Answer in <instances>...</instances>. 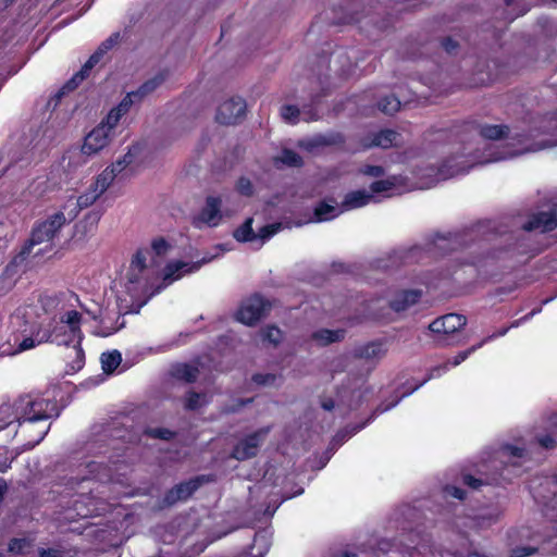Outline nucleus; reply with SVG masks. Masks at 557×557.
<instances>
[{"instance_id":"obj_1","label":"nucleus","mask_w":557,"mask_h":557,"mask_svg":"<svg viewBox=\"0 0 557 557\" xmlns=\"http://www.w3.org/2000/svg\"><path fill=\"white\" fill-rule=\"evenodd\" d=\"M169 247L163 240H156L150 248H139L133 255L129 267L115 292V304L106 307L94 304L89 306L98 323L94 333L98 336H110L123 327L121 315L137 312L153 296V280L158 272V262Z\"/></svg>"},{"instance_id":"obj_2","label":"nucleus","mask_w":557,"mask_h":557,"mask_svg":"<svg viewBox=\"0 0 557 557\" xmlns=\"http://www.w3.org/2000/svg\"><path fill=\"white\" fill-rule=\"evenodd\" d=\"M45 308L54 310L55 313L48 327H39L37 341L50 342L59 346L73 345L75 361L72 369L79 370L84 364V351L81 347L84 336L81 329L83 314L97 318L96 312L88 305L82 304L78 296L73 293L47 298Z\"/></svg>"},{"instance_id":"obj_3","label":"nucleus","mask_w":557,"mask_h":557,"mask_svg":"<svg viewBox=\"0 0 557 557\" xmlns=\"http://www.w3.org/2000/svg\"><path fill=\"white\" fill-rule=\"evenodd\" d=\"M16 410L21 414L15 435L21 436L24 447L33 448L47 434L49 424L46 421L52 417L54 405L41 397L25 395L17 399Z\"/></svg>"},{"instance_id":"obj_4","label":"nucleus","mask_w":557,"mask_h":557,"mask_svg":"<svg viewBox=\"0 0 557 557\" xmlns=\"http://www.w3.org/2000/svg\"><path fill=\"white\" fill-rule=\"evenodd\" d=\"M484 150H488V154H472L469 150L467 153H462L459 157L453 158L447 161L431 178L429 182L421 184L420 188H429L433 184L438 181L447 180L455 175L467 172L473 164H484L490 162H496L500 160H505L507 158H512L519 156L520 153L528 151V148H522L518 150L507 151L505 153L495 152L494 150L497 148L495 145H486L483 144Z\"/></svg>"},{"instance_id":"obj_5","label":"nucleus","mask_w":557,"mask_h":557,"mask_svg":"<svg viewBox=\"0 0 557 557\" xmlns=\"http://www.w3.org/2000/svg\"><path fill=\"white\" fill-rule=\"evenodd\" d=\"M156 240H163L169 249L164 253L163 257L160 258V261L158 262V272L156 275V278L153 280V295L160 292L163 288V285H169L181 277H183L186 274L193 273L198 271L201 265L212 261L216 257L221 256L223 250L221 247L214 248V253H207L200 261L197 262H184V261H172L169 262L162 270L161 264L164 262L165 258L169 256V253L172 250V245L166 242L162 237H157L151 240V243ZM152 244L149 246H146L145 248H150Z\"/></svg>"},{"instance_id":"obj_6","label":"nucleus","mask_w":557,"mask_h":557,"mask_svg":"<svg viewBox=\"0 0 557 557\" xmlns=\"http://www.w3.org/2000/svg\"><path fill=\"white\" fill-rule=\"evenodd\" d=\"M72 220L61 209L38 223L32 232L29 243L23 253L39 256L52 249V239L61 227Z\"/></svg>"},{"instance_id":"obj_7","label":"nucleus","mask_w":557,"mask_h":557,"mask_svg":"<svg viewBox=\"0 0 557 557\" xmlns=\"http://www.w3.org/2000/svg\"><path fill=\"white\" fill-rule=\"evenodd\" d=\"M109 174H99L89 187L78 197H69L61 209L74 220L79 211L91 206L110 186Z\"/></svg>"},{"instance_id":"obj_8","label":"nucleus","mask_w":557,"mask_h":557,"mask_svg":"<svg viewBox=\"0 0 557 557\" xmlns=\"http://www.w3.org/2000/svg\"><path fill=\"white\" fill-rule=\"evenodd\" d=\"M253 218L247 219L235 232L234 237L238 242L253 243L258 246H262L267 240L280 232L282 224L274 223L264 225L258 228L256 232L252 227Z\"/></svg>"},{"instance_id":"obj_9","label":"nucleus","mask_w":557,"mask_h":557,"mask_svg":"<svg viewBox=\"0 0 557 557\" xmlns=\"http://www.w3.org/2000/svg\"><path fill=\"white\" fill-rule=\"evenodd\" d=\"M268 306V302L260 296H252L242 302L236 319L246 325H252L265 313Z\"/></svg>"},{"instance_id":"obj_10","label":"nucleus","mask_w":557,"mask_h":557,"mask_svg":"<svg viewBox=\"0 0 557 557\" xmlns=\"http://www.w3.org/2000/svg\"><path fill=\"white\" fill-rule=\"evenodd\" d=\"M245 101L237 97L222 102L216 112V121L221 124H235L245 113Z\"/></svg>"},{"instance_id":"obj_11","label":"nucleus","mask_w":557,"mask_h":557,"mask_svg":"<svg viewBox=\"0 0 557 557\" xmlns=\"http://www.w3.org/2000/svg\"><path fill=\"white\" fill-rule=\"evenodd\" d=\"M407 190L404 185V180L398 176L387 177L371 184L370 191L374 196V200L379 201L381 198L392 197Z\"/></svg>"},{"instance_id":"obj_12","label":"nucleus","mask_w":557,"mask_h":557,"mask_svg":"<svg viewBox=\"0 0 557 557\" xmlns=\"http://www.w3.org/2000/svg\"><path fill=\"white\" fill-rule=\"evenodd\" d=\"M112 139L113 137L104 131L103 126L97 125L86 135L82 152L87 156L96 154L104 149Z\"/></svg>"},{"instance_id":"obj_13","label":"nucleus","mask_w":557,"mask_h":557,"mask_svg":"<svg viewBox=\"0 0 557 557\" xmlns=\"http://www.w3.org/2000/svg\"><path fill=\"white\" fill-rule=\"evenodd\" d=\"M143 148L140 145H133L129 147L127 152L119 158L115 162H113L110 166L106 168L101 174H109L110 176V184L113 183V181L122 174L124 171H126L129 166H132L136 160L138 159Z\"/></svg>"},{"instance_id":"obj_14","label":"nucleus","mask_w":557,"mask_h":557,"mask_svg":"<svg viewBox=\"0 0 557 557\" xmlns=\"http://www.w3.org/2000/svg\"><path fill=\"white\" fill-rule=\"evenodd\" d=\"M466 323V317L457 313H448L434 320L429 325V329L433 333L448 335L461 330Z\"/></svg>"},{"instance_id":"obj_15","label":"nucleus","mask_w":557,"mask_h":557,"mask_svg":"<svg viewBox=\"0 0 557 557\" xmlns=\"http://www.w3.org/2000/svg\"><path fill=\"white\" fill-rule=\"evenodd\" d=\"M267 431L260 430L244 440H242L233 450V457L238 460H244L255 456L258 451L260 443L263 441Z\"/></svg>"},{"instance_id":"obj_16","label":"nucleus","mask_w":557,"mask_h":557,"mask_svg":"<svg viewBox=\"0 0 557 557\" xmlns=\"http://www.w3.org/2000/svg\"><path fill=\"white\" fill-rule=\"evenodd\" d=\"M119 35H112L110 38H108L99 48L98 50L89 58V60L85 63L82 71L77 73L71 82L67 84V86L73 85V88L77 86L79 82H82L86 75V73L92 69L102 58V55L110 50L117 41Z\"/></svg>"},{"instance_id":"obj_17","label":"nucleus","mask_w":557,"mask_h":557,"mask_svg":"<svg viewBox=\"0 0 557 557\" xmlns=\"http://www.w3.org/2000/svg\"><path fill=\"white\" fill-rule=\"evenodd\" d=\"M221 206L222 200L220 198L208 197L206 206L197 218V222L209 226L218 225L223 216Z\"/></svg>"},{"instance_id":"obj_18","label":"nucleus","mask_w":557,"mask_h":557,"mask_svg":"<svg viewBox=\"0 0 557 557\" xmlns=\"http://www.w3.org/2000/svg\"><path fill=\"white\" fill-rule=\"evenodd\" d=\"M371 202H375L373 194H371L370 190H355L351 193H348L342 205L344 208V211L355 210L359 209L361 207H364Z\"/></svg>"},{"instance_id":"obj_19","label":"nucleus","mask_w":557,"mask_h":557,"mask_svg":"<svg viewBox=\"0 0 557 557\" xmlns=\"http://www.w3.org/2000/svg\"><path fill=\"white\" fill-rule=\"evenodd\" d=\"M198 485H199L198 479L176 485L165 496V499H164L165 504L173 505L178 500H184V499L188 498L197 490Z\"/></svg>"},{"instance_id":"obj_20","label":"nucleus","mask_w":557,"mask_h":557,"mask_svg":"<svg viewBox=\"0 0 557 557\" xmlns=\"http://www.w3.org/2000/svg\"><path fill=\"white\" fill-rule=\"evenodd\" d=\"M344 212L343 205H338L334 201H323L314 209V221L324 222L338 216Z\"/></svg>"},{"instance_id":"obj_21","label":"nucleus","mask_w":557,"mask_h":557,"mask_svg":"<svg viewBox=\"0 0 557 557\" xmlns=\"http://www.w3.org/2000/svg\"><path fill=\"white\" fill-rule=\"evenodd\" d=\"M557 226V211L550 210L549 212L539 213L527 225V230L542 228L543 231H550Z\"/></svg>"},{"instance_id":"obj_22","label":"nucleus","mask_w":557,"mask_h":557,"mask_svg":"<svg viewBox=\"0 0 557 557\" xmlns=\"http://www.w3.org/2000/svg\"><path fill=\"white\" fill-rule=\"evenodd\" d=\"M39 329L34 330L30 332L29 336H25L22 341L18 342L17 348H11L10 345L5 346L2 345L0 347V355H16L18 352L28 350L34 348L36 345H39L40 343L37 341V332Z\"/></svg>"},{"instance_id":"obj_23","label":"nucleus","mask_w":557,"mask_h":557,"mask_svg":"<svg viewBox=\"0 0 557 557\" xmlns=\"http://www.w3.org/2000/svg\"><path fill=\"white\" fill-rule=\"evenodd\" d=\"M420 297L421 293L419 290H406L398 294L393 299L391 306L395 311H404L410 306L414 305Z\"/></svg>"},{"instance_id":"obj_24","label":"nucleus","mask_w":557,"mask_h":557,"mask_svg":"<svg viewBox=\"0 0 557 557\" xmlns=\"http://www.w3.org/2000/svg\"><path fill=\"white\" fill-rule=\"evenodd\" d=\"M483 343H480L479 345L476 346H472L471 348L465 350V351H460L458 352L451 360H449L448 362L444 363L443 366L441 367H436L434 369H432V374L431 376H441L442 373L446 372L450 367H457L459 366L461 362H463L471 354H473L476 349H479L480 347H482Z\"/></svg>"},{"instance_id":"obj_25","label":"nucleus","mask_w":557,"mask_h":557,"mask_svg":"<svg viewBox=\"0 0 557 557\" xmlns=\"http://www.w3.org/2000/svg\"><path fill=\"white\" fill-rule=\"evenodd\" d=\"M386 352L384 346L380 343H369L367 345L360 346L356 350V355L359 358L374 361L381 359Z\"/></svg>"},{"instance_id":"obj_26","label":"nucleus","mask_w":557,"mask_h":557,"mask_svg":"<svg viewBox=\"0 0 557 557\" xmlns=\"http://www.w3.org/2000/svg\"><path fill=\"white\" fill-rule=\"evenodd\" d=\"M344 338V331L342 330H319L312 334V341L320 346L331 343L339 342Z\"/></svg>"},{"instance_id":"obj_27","label":"nucleus","mask_w":557,"mask_h":557,"mask_svg":"<svg viewBox=\"0 0 557 557\" xmlns=\"http://www.w3.org/2000/svg\"><path fill=\"white\" fill-rule=\"evenodd\" d=\"M397 133L391 129L381 131L380 133L375 134L373 139L368 143L367 147H381V148H388L393 145L397 144Z\"/></svg>"},{"instance_id":"obj_28","label":"nucleus","mask_w":557,"mask_h":557,"mask_svg":"<svg viewBox=\"0 0 557 557\" xmlns=\"http://www.w3.org/2000/svg\"><path fill=\"white\" fill-rule=\"evenodd\" d=\"M17 400L11 404H3L0 406V430L10 426L13 422L17 421L21 412L16 410Z\"/></svg>"},{"instance_id":"obj_29","label":"nucleus","mask_w":557,"mask_h":557,"mask_svg":"<svg viewBox=\"0 0 557 557\" xmlns=\"http://www.w3.org/2000/svg\"><path fill=\"white\" fill-rule=\"evenodd\" d=\"M101 366L106 373H112L121 363L122 356L117 350L103 352L101 355Z\"/></svg>"},{"instance_id":"obj_30","label":"nucleus","mask_w":557,"mask_h":557,"mask_svg":"<svg viewBox=\"0 0 557 557\" xmlns=\"http://www.w3.org/2000/svg\"><path fill=\"white\" fill-rule=\"evenodd\" d=\"M122 117L120 113L111 109L99 126H103L104 131L114 138L117 134V126Z\"/></svg>"},{"instance_id":"obj_31","label":"nucleus","mask_w":557,"mask_h":557,"mask_svg":"<svg viewBox=\"0 0 557 557\" xmlns=\"http://www.w3.org/2000/svg\"><path fill=\"white\" fill-rule=\"evenodd\" d=\"M143 98H139V92L137 91H132V92H128L121 101L120 103L112 108L114 111H116L117 113H120L122 116H124L132 108V106L137 102V101H140Z\"/></svg>"},{"instance_id":"obj_32","label":"nucleus","mask_w":557,"mask_h":557,"mask_svg":"<svg viewBox=\"0 0 557 557\" xmlns=\"http://www.w3.org/2000/svg\"><path fill=\"white\" fill-rule=\"evenodd\" d=\"M164 81L163 74H158L154 77L145 82L136 91L139 92V98H144L148 94L156 90Z\"/></svg>"},{"instance_id":"obj_33","label":"nucleus","mask_w":557,"mask_h":557,"mask_svg":"<svg viewBox=\"0 0 557 557\" xmlns=\"http://www.w3.org/2000/svg\"><path fill=\"white\" fill-rule=\"evenodd\" d=\"M506 127L502 125H483L480 129V134L485 139H499L506 133Z\"/></svg>"},{"instance_id":"obj_34","label":"nucleus","mask_w":557,"mask_h":557,"mask_svg":"<svg viewBox=\"0 0 557 557\" xmlns=\"http://www.w3.org/2000/svg\"><path fill=\"white\" fill-rule=\"evenodd\" d=\"M334 143H335L334 138L319 135V136H315V137H312L310 139L301 141L300 146L304 147L305 149L309 150V151H312L315 148H319L321 146L332 145Z\"/></svg>"},{"instance_id":"obj_35","label":"nucleus","mask_w":557,"mask_h":557,"mask_svg":"<svg viewBox=\"0 0 557 557\" xmlns=\"http://www.w3.org/2000/svg\"><path fill=\"white\" fill-rule=\"evenodd\" d=\"M400 108V101L394 96H387L379 102V109L387 114L397 112Z\"/></svg>"},{"instance_id":"obj_36","label":"nucleus","mask_w":557,"mask_h":557,"mask_svg":"<svg viewBox=\"0 0 557 557\" xmlns=\"http://www.w3.org/2000/svg\"><path fill=\"white\" fill-rule=\"evenodd\" d=\"M261 335L263 342H268L273 345L278 344L283 338L282 331L275 326H268L262 331Z\"/></svg>"},{"instance_id":"obj_37","label":"nucleus","mask_w":557,"mask_h":557,"mask_svg":"<svg viewBox=\"0 0 557 557\" xmlns=\"http://www.w3.org/2000/svg\"><path fill=\"white\" fill-rule=\"evenodd\" d=\"M276 162H282L283 164L289 166H298L301 164L300 157L292 150H283L281 156L277 157Z\"/></svg>"},{"instance_id":"obj_38","label":"nucleus","mask_w":557,"mask_h":557,"mask_svg":"<svg viewBox=\"0 0 557 557\" xmlns=\"http://www.w3.org/2000/svg\"><path fill=\"white\" fill-rule=\"evenodd\" d=\"M175 374L180 379L191 382L197 377V369L189 364H181L176 368Z\"/></svg>"},{"instance_id":"obj_39","label":"nucleus","mask_w":557,"mask_h":557,"mask_svg":"<svg viewBox=\"0 0 557 557\" xmlns=\"http://www.w3.org/2000/svg\"><path fill=\"white\" fill-rule=\"evenodd\" d=\"M283 120L289 124H295L299 120L300 112L294 106H284L281 109Z\"/></svg>"},{"instance_id":"obj_40","label":"nucleus","mask_w":557,"mask_h":557,"mask_svg":"<svg viewBox=\"0 0 557 557\" xmlns=\"http://www.w3.org/2000/svg\"><path fill=\"white\" fill-rule=\"evenodd\" d=\"M207 403V396L201 394H190L186 399V408L198 409Z\"/></svg>"},{"instance_id":"obj_41","label":"nucleus","mask_w":557,"mask_h":557,"mask_svg":"<svg viewBox=\"0 0 557 557\" xmlns=\"http://www.w3.org/2000/svg\"><path fill=\"white\" fill-rule=\"evenodd\" d=\"M30 546V543L25 539H15L12 540L9 545V550L12 553H25L26 549Z\"/></svg>"},{"instance_id":"obj_42","label":"nucleus","mask_w":557,"mask_h":557,"mask_svg":"<svg viewBox=\"0 0 557 557\" xmlns=\"http://www.w3.org/2000/svg\"><path fill=\"white\" fill-rule=\"evenodd\" d=\"M278 377L274 374H256L253 375V382L258 385L271 386L275 385Z\"/></svg>"},{"instance_id":"obj_43","label":"nucleus","mask_w":557,"mask_h":557,"mask_svg":"<svg viewBox=\"0 0 557 557\" xmlns=\"http://www.w3.org/2000/svg\"><path fill=\"white\" fill-rule=\"evenodd\" d=\"M523 449L516 446H506L502 449V456L504 458H522Z\"/></svg>"},{"instance_id":"obj_44","label":"nucleus","mask_w":557,"mask_h":557,"mask_svg":"<svg viewBox=\"0 0 557 557\" xmlns=\"http://www.w3.org/2000/svg\"><path fill=\"white\" fill-rule=\"evenodd\" d=\"M361 173L372 177H380L384 175V169L379 165H366L361 169Z\"/></svg>"},{"instance_id":"obj_45","label":"nucleus","mask_w":557,"mask_h":557,"mask_svg":"<svg viewBox=\"0 0 557 557\" xmlns=\"http://www.w3.org/2000/svg\"><path fill=\"white\" fill-rule=\"evenodd\" d=\"M12 461V457L9 455V451L4 447H0V471L4 472Z\"/></svg>"},{"instance_id":"obj_46","label":"nucleus","mask_w":557,"mask_h":557,"mask_svg":"<svg viewBox=\"0 0 557 557\" xmlns=\"http://www.w3.org/2000/svg\"><path fill=\"white\" fill-rule=\"evenodd\" d=\"M237 189L242 195L249 196L252 193L250 181L247 178H240L237 183Z\"/></svg>"},{"instance_id":"obj_47","label":"nucleus","mask_w":557,"mask_h":557,"mask_svg":"<svg viewBox=\"0 0 557 557\" xmlns=\"http://www.w3.org/2000/svg\"><path fill=\"white\" fill-rule=\"evenodd\" d=\"M260 544L263 548V552H259L258 556L257 557H263V555L268 552L269 549V541L267 539V536L264 534H257V536L255 537V546Z\"/></svg>"},{"instance_id":"obj_48","label":"nucleus","mask_w":557,"mask_h":557,"mask_svg":"<svg viewBox=\"0 0 557 557\" xmlns=\"http://www.w3.org/2000/svg\"><path fill=\"white\" fill-rule=\"evenodd\" d=\"M149 434L153 437H160L163 440H169L172 436V432L169 430L153 429L149 430Z\"/></svg>"},{"instance_id":"obj_49","label":"nucleus","mask_w":557,"mask_h":557,"mask_svg":"<svg viewBox=\"0 0 557 557\" xmlns=\"http://www.w3.org/2000/svg\"><path fill=\"white\" fill-rule=\"evenodd\" d=\"M445 492L447 495L453 496L458 499H462L465 497L463 491L456 486H447Z\"/></svg>"},{"instance_id":"obj_50","label":"nucleus","mask_w":557,"mask_h":557,"mask_svg":"<svg viewBox=\"0 0 557 557\" xmlns=\"http://www.w3.org/2000/svg\"><path fill=\"white\" fill-rule=\"evenodd\" d=\"M535 552L532 547H519L513 550V557H525Z\"/></svg>"},{"instance_id":"obj_51","label":"nucleus","mask_w":557,"mask_h":557,"mask_svg":"<svg viewBox=\"0 0 557 557\" xmlns=\"http://www.w3.org/2000/svg\"><path fill=\"white\" fill-rule=\"evenodd\" d=\"M540 445L544 448H552L556 445V440L552 435H546L540 438Z\"/></svg>"},{"instance_id":"obj_52","label":"nucleus","mask_w":557,"mask_h":557,"mask_svg":"<svg viewBox=\"0 0 557 557\" xmlns=\"http://www.w3.org/2000/svg\"><path fill=\"white\" fill-rule=\"evenodd\" d=\"M39 557H61V553L57 549L41 550Z\"/></svg>"},{"instance_id":"obj_53","label":"nucleus","mask_w":557,"mask_h":557,"mask_svg":"<svg viewBox=\"0 0 557 557\" xmlns=\"http://www.w3.org/2000/svg\"><path fill=\"white\" fill-rule=\"evenodd\" d=\"M77 515L83 517V518H86L88 516H92V515H98V511L96 509H78L77 508Z\"/></svg>"},{"instance_id":"obj_54","label":"nucleus","mask_w":557,"mask_h":557,"mask_svg":"<svg viewBox=\"0 0 557 557\" xmlns=\"http://www.w3.org/2000/svg\"><path fill=\"white\" fill-rule=\"evenodd\" d=\"M463 480H465V483L471 487H476L480 485V481L470 475H466Z\"/></svg>"},{"instance_id":"obj_55","label":"nucleus","mask_w":557,"mask_h":557,"mask_svg":"<svg viewBox=\"0 0 557 557\" xmlns=\"http://www.w3.org/2000/svg\"><path fill=\"white\" fill-rule=\"evenodd\" d=\"M507 332H508V329H503V330H500L497 334H494V335H492V336L487 337L486 339H484L482 343L484 344V343H486L487 341L493 339V338H495V337H497V336H504Z\"/></svg>"},{"instance_id":"obj_56","label":"nucleus","mask_w":557,"mask_h":557,"mask_svg":"<svg viewBox=\"0 0 557 557\" xmlns=\"http://www.w3.org/2000/svg\"><path fill=\"white\" fill-rule=\"evenodd\" d=\"M322 406H323V408H324L325 410H331V409H333L334 404H333L332 401H324V403L322 404Z\"/></svg>"},{"instance_id":"obj_57","label":"nucleus","mask_w":557,"mask_h":557,"mask_svg":"<svg viewBox=\"0 0 557 557\" xmlns=\"http://www.w3.org/2000/svg\"><path fill=\"white\" fill-rule=\"evenodd\" d=\"M397 403H398V399L393 401V403H391L388 406H385L384 408H382L381 412L386 411V410L393 408L394 406H396Z\"/></svg>"},{"instance_id":"obj_58","label":"nucleus","mask_w":557,"mask_h":557,"mask_svg":"<svg viewBox=\"0 0 557 557\" xmlns=\"http://www.w3.org/2000/svg\"><path fill=\"white\" fill-rule=\"evenodd\" d=\"M454 47H455V46L451 44V41H450V40H447V41L445 42V48H446V50L450 51Z\"/></svg>"},{"instance_id":"obj_59","label":"nucleus","mask_w":557,"mask_h":557,"mask_svg":"<svg viewBox=\"0 0 557 557\" xmlns=\"http://www.w3.org/2000/svg\"><path fill=\"white\" fill-rule=\"evenodd\" d=\"M467 557H484L483 555L479 554L478 552H471Z\"/></svg>"},{"instance_id":"obj_60","label":"nucleus","mask_w":557,"mask_h":557,"mask_svg":"<svg viewBox=\"0 0 557 557\" xmlns=\"http://www.w3.org/2000/svg\"><path fill=\"white\" fill-rule=\"evenodd\" d=\"M495 519H496V518L491 519L487 523L482 522V523H480V525H481V527L490 525V524L492 523V521H494Z\"/></svg>"},{"instance_id":"obj_61","label":"nucleus","mask_w":557,"mask_h":557,"mask_svg":"<svg viewBox=\"0 0 557 557\" xmlns=\"http://www.w3.org/2000/svg\"><path fill=\"white\" fill-rule=\"evenodd\" d=\"M343 557H357L355 554L345 553Z\"/></svg>"},{"instance_id":"obj_62","label":"nucleus","mask_w":557,"mask_h":557,"mask_svg":"<svg viewBox=\"0 0 557 557\" xmlns=\"http://www.w3.org/2000/svg\"><path fill=\"white\" fill-rule=\"evenodd\" d=\"M430 374H432V372H431ZM432 377H433V376L429 375V377H428V379H424V381H423V382H428V380H429V379H432Z\"/></svg>"},{"instance_id":"obj_63","label":"nucleus","mask_w":557,"mask_h":557,"mask_svg":"<svg viewBox=\"0 0 557 557\" xmlns=\"http://www.w3.org/2000/svg\"><path fill=\"white\" fill-rule=\"evenodd\" d=\"M314 116L305 117V120H312Z\"/></svg>"},{"instance_id":"obj_64","label":"nucleus","mask_w":557,"mask_h":557,"mask_svg":"<svg viewBox=\"0 0 557 557\" xmlns=\"http://www.w3.org/2000/svg\"><path fill=\"white\" fill-rule=\"evenodd\" d=\"M508 3L510 2V0H506Z\"/></svg>"}]
</instances>
